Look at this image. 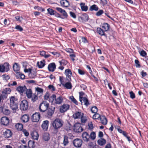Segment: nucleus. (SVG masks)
Returning a JSON list of instances; mask_svg holds the SVG:
<instances>
[{
  "mask_svg": "<svg viewBox=\"0 0 148 148\" xmlns=\"http://www.w3.org/2000/svg\"><path fill=\"white\" fill-rule=\"evenodd\" d=\"M72 116L74 119H80L82 123H85L87 121L86 117L81 111H76L73 114Z\"/></svg>",
  "mask_w": 148,
  "mask_h": 148,
  "instance_id": "f257e3e1",
  "label": "nucleus"
},
{
  "mask_svg": "<svg viewBox=\"0 0 148 148\" xmlns=\"http://www.w3.org/2000/svg\"><path fill=\"white\" fill-rule=\"evenodd\" d=\"M17 100L14 96L10 97V106L14 112H15L18 108Z\"/></svg>",
  "mask_w": 148,
  "mask_h": 148,
  "instance_id": "f03ea898",
  "label": "nucleus"
},
{
  "mask_svg": "<svg viewBox=\"0 0 148 148\" xmlns=\"http://www.w3.org/2000/svg\"><path fill=\"white\" fill-rule=\"evenodd\" d=\"M63 124V121L58 118H56L51 123L52 127L55 130H57L62 127Z\"/></svg>",
  "mask_w": 148,
  "mask_h": 148,
  "instance_id": "7ed1b4c3",
  "label": "nucleus"
},
{
  "mask_svg": "<svg viewBox=\"0 0 148 148\" xmlns=\"http://www.w3.org/2000/svg\"><path fill=\"white\" fill-rule=\"evenodd\" d=\"M63 99L62 97L60 96L56 98L55 94L52 95L50 97L49 100L50 102L53 104L56 105H60L63 102Z\"/></svg>",
  "mask_w": 148,
  "mask_h": 148,
  "instance_id": "20e7f679",
  "label": "nucleus"
},
{
  "mask_svg": "<svg viewBox=\"0 0 148 148\" xmlns=\"http://www.w3.org/2000/svg\"><path fill=\"white\" fill-rule=\"evenodd\" d=\"M26 64V63L24 62L23 63V67L25 68L24 71L25 73H29L28 76L30 78H34L36 76V71L32 69V67L29 69L26 68V66H25Z\"/></svg>",
  "mask_w": 148,
  "mask_h": 148,
  "instance_id": "39448f33",
  "label": "nucleus"
},
{
  "mask_svg": "<svg viewBox=\"0 0 148 148\" xmlns=\"http://www.w3.org/2000/svg\"><path fill=\"white\" fill-rule=\"evenodd\" d=\"M49 106V104L47 101H43L40 104L39 110L41 112H45Z\"/></svg>",
  "mask_w": 148,
  "mask_h": 148,
  "instance_id": "423d86ee",
  "label": "nucleus"
},
{
  "mask_svg": "<svg viewBox=\"0 0 148 148\" xmlns=\"http://www.w3.org/2000/svg\"><path fill=\"white\" fill-rule=\"evenodd\" d=\"M20 108L23 110H26L28 108V104L27 101L26 100H23L20 104Z\"/></svg>",
  "mask_w": 148,
  "mask_h": 148,
  "instance_id": "0eeeda50",
  "label": "nucleus"
},
{
  "mask_svg": "<svg viewBox=\"0 0 148 148\" xmlns=\"http://www.w3.org/2000/svg\"><path fill=\"white\" fill-rule=\"evenodd\" d=\"M73 144L74 146L77 148L80 147L82 145V141L80 139L76 138L73 140Z\"/></svg>",
  "mask_w": 148,
  "mask_h": 148,
  "instance_id": "6e6552de",
  "label": "nucleus"
},
{
  "mask_svg": "<svg viewBox=\"0 0 148 148\" xmlns=\"http://www.w3.org/2000/svg\"><path fill=\"white\" fill-rule=\"evenodd\" d=\"M70 106L67 104H64L60 107L59 110L61 113H64L69 109Z\"/></svg>",
  "mask_w": 148,
  "mask_h": 148,
  "instance_id": "1a4fd4ad",
  "label": "nucleus"
},
{
  "mask_svg": "<svg viewBox=\"0 0 148 148\" xmlns=\"http://www.w3.org/2000/svg\"><path fill=\"white\" fill-rule=\"evenodd\" d=\"M1 123L2 125L6 126L9 124L10 120L6 116L2 117L1 119Z\"/></svg>",
  "mask_w": 148,
  "mask_h": 148,
  "instance_id": "9d476101",
  "label": "nucleus"
},
{
  "mask_svg": "<svg viewBox=\"0 0 148 148\" xmlns=\"http://www.w3.org/2000/svg\"><path fill=\"white\" fill-rule=\"evenodd\" d=\"M40 114L39 113H35L32 116L31 119L33 122H36L39 121Z\"/></svg>",
  "mask_w": 148,
  "mask_h": 148,
  "instance_id": "9b49d317",
  "label": "nucleus"
},
{
  "mask_svg": "<svg viewBox=\"0 0 148 148\" xmlns=\"http://www.w3.org/2000/svg\"><path fill=\"white\" fill-rule=\"evenodd\" d=\"M73 130L74 131L76 132H80L83 131L82 128L80 126V123H79L75 124Z\"/></svg>",
  "mask_w": 148,
  "mask_h": 148,
  "instance_id": "f8f14e48",
  "label": "nucleus"
},
{
  "mask_svg": "<svg viewBox=\"0 0 148 148\" xmlns=\"http://www.w3.org/2000/svg\"><path fill=\"white\" fill-rule=\"evenodd\" d=\"M55 108V107H52L47 109L46 110V114L47 117H51L52 116L54 112Z\"/></svg>",
  "mask_w": 148,
  "mask_h": 148,
  "instance_id": "ddd939ff",
  "label": "nucleus"
},
{
  "mask_svg": "<svg viewBox=\"0 0 148 148\" xmlns=\"http://www.w3.org/2000/svg\"><path fill=\"white\" fill-rule=\"evenodd\" d=\"M65 74L66 76L67 80L70 81L71 80V77L72 75V72L69 69H67L65 70Z\"/></svg>",
  "mask_w": 148,
  "mask_h": 148,
  "instance_id": "4468645a",
  "label": "nucleus"
},
{
  "mask_svg": "<svg viewBox=\"0 0 148 148\" xmlns=\"http://www.w3.org/2000/svg\"><path fill=\"white\" fill-rule=\"evenodd\" d=\"M82 137L83 140L84 141L88 142L90 139V136L88 133L84 132L82 134Z\"/></svg>",
  "mask_w": 148,
  "mask_h": 148,
  "instance_id": "2eb2a0df",
  "label": "nucleus"
},
{
  "mask_svg": "<svg viewBox=\"0 0 148 148\" xmlns=\"http://www.w3.org/2000/svg\"><path fill=\"white\" fill-rule=\"evenodd\" d=\"M49 121L48 120H45L43 121L41 126L43 130L46 131L47 130L48 126Z\"/></svg>",
  "mask_w": 148,
  "mask_h": 148,
  "instance_id": "dca6fc26",
  "label": "nucleus"
},
{
  "mask_svg": "<svg viewBox=\"0 0 148 148\" xmlns=\"http://www.w3.org/2000/svg\"><path fill=\"white\" fill-rule=\"evenodd\" d=\"M26 87L25 86H19L17 87L16 90L21 94H22L26 90Z\"/></svg>",
  "mask_w": 148,
  "mask_h": 148,
  "instance_id": "f3484780",
  "label": "nucleus"
},
{
  "mask_svg": "<svg viewBox=\"0 0 148 148\" xmlns=\"http://www.w3.org/2000/svg\"><path fill=\"white\" fill-rule=\"evenodd\" d=\"M2 112L5 115H8L10 113V111L7 106H3L2 108Z\"/></svg>",
  "mask_w": 148,
  "mask_h": 148,
  "instance_id": "a211bd4d",
  "label": "nucleus"
},
{
  "mask_svg": "<svg viewBox=\"0 0 148 148\" xmlns=\"http://www.w3.org/2000/svg\"><path fill=\"white\" fill-rule=\"evenodd\" d=\"M56 9L57 10L62 14L63 16L64 17V18H67L68 15L67 13L64 10H63L61 8L58 7L56 8Z\"/></svg>",
  "mask_w": 148,
  "mask_h": 148,
  "instance_id": "6ab92c4d",
  "label": "nucleus"
},
{
  "mask_svg": "<svg viewBox=\"0 0 148 148\" xmlns=\"http://www.w3.org/2000/svg\"><path fill=\"white\" fill-rule=\"evenodd\" d=\"M56 68V65L54 62L51 63L48 65V69L49 71H54Z\"/></svg>",
  "mask_w": 148,
  "mask_h": 148,
  "instance_id": "aec40b11",
  "label": "nucleus"
},
{
  "mask_svg": "<svg viewBox=\"0 0 148 148\" xmlns=\"http://www.w3.org/2000/svg\"><path fill=\"white\" fill-rule=\"evenodd\" d=\"M29 119V117L28 115L25 114L23 115L21 119L23 123H25L27 122Z\"/></svg>",
  "mask_w": 148,
  "mask_h": 148,
  "instance_id": "412c9836",
  "label": "nucleus"
},
{
  "mask_svg": "<svg viewBox=\"0 0 148 148\" xmlns=\"http://www.w3.org/2000/svg\"><path fill=\"white\" fill-rule=\"evenodd\" d=\"M97 32L101 36H104L107 37V36L105 33V32L101 27H97Z\"/></svg>",
  "mask_w": 148,
  "mask_h": 148,
  "instance_id": "4be33fe9",
  "label": "nucleus"
},
{
  "mask_svg": "<svg viewBox=\"0 0 148 148\" xmlns=\"http://www.w3.org/2000/svg\"><path fill=\"white\" fill-rule=\"evenodd\" d=\"M25 92L27 98H31L32 95V89L30 88L27 89L26 88V90Z\"/></svg>",
  "mask_w": 148,
  "mask_h": 148,
  "instance_id": "5701e85b",
  "label": "nucleus"
},
{
  "mask_svg": "<svg viewBox=\"0 0 148 148\" xmlns=\"http://www.w3.org/2000/svg\"><path fill=\"white\" fill-rule=\"evenodd\" d=\"M60 3L61 5L64 7H67L70 5L69 2L67 0H62Z\"/></svg>",
  "mask_w": 148,
  "mask_h": 148,
  "instance_id": "b1692460",
  "label": "nucleus"
},
{
  "mask_svg": "<svg viewBox=\"0 0 148 148\" xmlns=\"http://www.w3.org/2000/svg\"><path fill=\"white\" fill-rule=\"evenodd\" d=\"M79 19L82 22L87 21L88 20V16L87 14H85L79 17Z\"/></svg>",
  "mask_w": 148,
  "mask_h": 148,
  "instance_id": "393cba45",
  "label": "nucleus"
},
{
  "mask_svg": "<svg viewBox=\"0 0 148 148\" xmlns=\"http://www.w3.org/2000/svg\"><path fill=\"white\" fill-rule=\"evenodd\" d=\"M100 119L103 125H105L107 124L108 121L106 118L105 116L101 115Z\"/></svg>",
  "mask_w": 148,
  "mask_h": 148,
  "instance_id": "a878e982",
  "label": "nucleus"
},
{
  "mask_svg": "<svg viewBox=\"0 0 148 148\" xmlns=\"http://www.w3.org/2000/svg\"><path fill=\"white\" fill-rule=\"evenodd\" d=\"M4 136L5 138H8L11 137L12 133L10 130H7L4 133Z\"/></svg>",
  "mask_w": 148,
  "mask_h": 148,
  "instance_id": "bb28decb",
  "label": "nucleus"
},
{
  "mask_svg": "<svg viewBox=\"0 0 148 148\" xmlns=\"http://www.w3.org/2000/svg\"><path fill=\"white\" fill-rule=\"evenodd\" d=\"M97 143L100 146H103L106 144V140L103 138H100L97 140Z\"/></svg>",
  "mask_w": 148,
  "mask_h": 148,
  "instance_id": "cd10ccee",
  "label": "nucleus"
},
{
  "mask_svg": "<svg viewBox=\"0 0 148 148\" xmlns=\"http://www.w3.org/2000/svg\"><path fill=\"white\" fill-rule=\"evenodd\" d=\"M20 68L18 64L17 63H15L13 66V69L14 71L16 72V73L19 72Z\"/></svg>",
  "mask_w": 148,
  "mask_h": 148,
  "instance_id": "c85d7f7f",
  "label": "nucleus"
},
{
  "mask_svg": "<svg viewBox=\"0 0 148 148\" xmlns=\"http://www.w3.org/2000/svg\"><path fill=\"white\" fill-rule=\"evenodd\" d=\"M110 27V26L108 23H104L103 24L101 28L106 32L109 30Z\"/></svg>",
  "mask_w": 148,
  "mask_h": 148,
  "instance_id": "c756f323",
  "label": "nucleus"
},
{
  "mask_svg": "<svg viewBox=\"0 0 148 148\" xmlns=\"http://www.w3.org/2000/svg\"><path fill=\"white\" fill-rule=\"evenodd\" d=\"M31 135L33 138L34 140H37L38 139L39 135L38 133L36 131L32 132Z\"/></svg>",
  "mask_w": 148,
  "mask_h": 148,
  "instance_id": "7c9ffc66",
  "label": "nucleus"
},
{
  "mask_svg": "<svg viewBox=\"0 0 148 148\" xmlns=\"http://www.w3.org/2000/svg\"><path fill=\"white\" fill-rule=\"evenodd\" d=\"M5 72H8L10 69V65L7 62H5L2 64Z\"/></svg>",
  "mask_w": 148,
  "mask_h": 148,
  "instance_id": "2f4dec72",
  "label": "nucleus"
},
{
  "mask_svg": "<svg viewBox=\"0 0 148 148\" xmlns=\"http://www.w3.org/2000/svg\"><path fill=\"white\" fill-rule=\"evenodd\" d=\"M81 8L82 11L86 12L88 10V6L85 5L84 3H81L80 4Z\"/></svg>",
  "mask_w": 148,
  "mask_h": 148,
  "instance_id": "473e14b6",
  "label": "nucleus"
},
{
  "mask_svg": "<svg viewBox=\"0 0 148 148\" xmlns=\"http://www.w3.org/2000/svg\"><path fill=\"white\" fill-rule=\"evenodd\" d=\"M45 65V61L44 60L41 61L40 62H37V65L39 68H42Z\"/></svg>",
  "mask_w": 148,
  "mask_h": 148,
  "instance_id": "72a5a7b5",
  "label": "nucleus"
},
{
  "mask_svg": "<svg viewBox=\"0 0 148 148\" xmlns=\"http://www.w3.org/2000/svg\"><path fill=\"white\" fill-rule=\"evenodd\" d=\"M69 143V141L68 137L66 135L64 136L62 143L63 145L64 146H66Z\"/></svg>",
  "mask_w": 148,
  "mask_h": 148,
  "instance_id": "f704fd0d",
  "label": "nucleus"
},
{
  "mask_svg": "<svg viewBox=\"0 0 148 148\" xmlns=\"http://www.w3.org/2000/svg\"><path fill=\"white\" fill-rule=\"evenodd\" d=\"M43 139L45 141H47L50 139L49 135L48 133H44L42 136Z\"/></svg>",
  "mask_w": 148,
  "mask_h": 148,
  "instance_id": "c9c22d12",
  "label": "nucleus"
},
{
  "mask_svg": "<svg viewBox=\"0 0 148 148\" xmlns=\"http://www.w3.org/2000/svg\"><path fill=\"white\" fill-rule=\"evenodd\" d=\"M28 146L30 148H34L36 147L34 141L29 140L28 143Z\"/></svg>",
  "mask_w": 148,
  "mask_h": 148,
  "instance_id": "e433bc0d",
  "label": "nucleus"
},
{
  "mask_svg": "<svg viewBox=\"0 0 148 148\" xmlns=\"http://www.w3.org/2000/svg\"><path fill=\"white\" fill-rule=\"evenodd\" d=\"M16 129L18 131H21L22 130L23 126V125L20 123H17L15 125Z\"/></svg>",
  "mask_w": 148,
  "mask_h": 148,
  "instance_id": "4c0bfd02",
  "label": "nucleus"
},
{
  "mask_svg": "<svg viewBox=\"0 0 148 148\" xmlns=\"http://www.w3.org/2000/svg\"><path fill=\"white\" fill-rule=\"evenodd\" d=\"M99 10V8L97 6L95 5L94 4L91 6L89 10L91 11H97Z\"/></svg>",
  "mask_w": 148,
  "mask_h": 148,
  "instance_id": "58836bf2",
  "label": "nucleus"
},
{
  "mask_svg": "<svg viewBox=\"0 0 148 148\" xmlns=\"http://www.w3.org/2000/svg\"><path fill=\"white\" fill-rule=\"evenodd\" d=\"M64 86L67 89H71L72 87V84L70 82H69L63 84Z\"/></svg>",
  "mask_w": 148,
  "mask_h": 148,
  "instance_id": "ea45409f",
  "label": "nucleus"
},
{
  "mask_svg": "<svg viewBox=\"0 0 148 148\" xmlns=\"http://www.w3.org/2000/svg\"><path fill=\"white\" fill-rule=\"evenodd\" d=\"M35 90L37 92V94L42 93L43 92V90L42 88L38 87L35 88Z\"/></svg>",
  "mask_w": 148,
  "mask_h": 148,
  "instance_id": "a19ab883",
  "label": "nucleus"
},
{
  "mask_svg": "<svg viewBox=\"0 0 148 148\" xmlns=\"http://www.w3.org/2000/svg\"><path fill=\"white\" fill-rule=\"evenodd\" d=\"M31 98V101L33 102H34L38 99V97L37 95L34 94L32 95Z\"/></svg>",
  "mask_w": 148,
  "mask_h": 148,
  "instance_id": "79ce46f5",
  "label": "nucleus"
},
{
  "mask_svg": "<svg viewBox=\"0 0 148 148\" xmlns=\"http://www.w3.org/2000/svg\"><path fill=\"white\" fill-rule=\"evenodd\" d=\"M16 76L18 77H19L22 79H24L25 78V75L21 73L20 72L16 73Z\"/></svg>",
  "mask_w": 148,
  "mask_h": 148,
  "instance_id": "37998d69",
  "label": "nucleus"
},
{
  "mask_svg": "<svg viewBox=\"0 0 148 148\" xmlns=\"http://www.w3.org/2000/svg\"><path fill=\"white\" fill-rule=\"evenodd\" d=\"M91 111L92 113H96L98 111V109L96 106H93L91 108Z\"/></svg>",
  "mask_w": 148,
  "mask_h": 148,
  "instance_id": "c03bdc74",
  "label": "nucleus"
},
{
  "mask_svg": "<svg viewBox=\"0 0 148 148\" xmlns=\"http://www.w3.org/2000/svg\"><path fill=\"white\" fill-rule=\"evenodd\" d=\"M45 53L46 52L43 51H41L40 52V55L44 57L45 58H47L50 56L49 54L46 55Z\"/></svg>",
  "mask_w": 148,
  "mask_h": 148,
  "instance_id": "a18cd8bd",
  "label": "nucleus"
},
{
  "mask_svg": "<svg viewBox=\"0 0 148 148\" xmlns=\"http://www.w3.org/2000/svg\"><path fill=\"white\" fill-rule=\"evenodd\" d=\"M69 98L71 100V101L73 102L75 104L78 105V103L77 100L74 98L73 96H71L69 97Z\"/></svg>",
  "mask_w": 148,
  "mask_h": 148,
  "instance_id": "49530a36",
  "label": "nucleus"
},
{
  "mask_svg": "<svg viewBox=\"0 0 148 148\" xmlns=\"http://www.w3.org/2000/svg\"><path fill=\"white\" fill-rule=\"evenodd\" d=\"M83 101L84 103V104L87 106H88L89 103V102H88V99L85 97H84L82 99V101Z\"/></svg>",
  "mask_w": 148,
  "mask_h": 148,
  "instance_id": "de8ad7c7",
  "label": "nucleus"
},
{
  "mask_svg": "<svg viewBox=\"0 0 148 148\" xmlns=\"http://www.w3.org/2000/svg\"><path fill=\"white\" fill-rule=\"evenodd\" d=\"M48 13L51 15H54L55 14V11L52 9L48 8L47 9Z\"/></svg>",
  "mask_w": 148,
  "mask_h": 148,
  "instance_id": "09e8293b",
  "label": "nucleus"
},
{
  "mask_svg": "<svg viewBox=\"0 0 148 148\" xmlns=\"http://www.w3.org/2000/svg\"><path fill=\"white\" fill-rule=\"evenodd\" d=\"M72 128V125L69 123H68L65 125L64 129L67 131H69L71 130Z\"/></svg>",
  "mask_w": 148,
  "mask_h": 148,
  "instance_id": "8fccbe9b",
  "label": "nucleus"
},
{
  "mask_svg": "<svg viewBox=\"0 0 148 148\" xmlns=\"http://www.w3.org/2000/svg\"><path fill=\"white\" fill-rule=\"evenodd\" d=\"M101 116L98 113H95L92 116V118L94 119H97L99 118H100Z\"/></svg>",
  "mask_w": 148,
  "mask_h": 148,
  "instance_id": "3c124183",
  "label": "nucleus"
},
{
  "mask_svg": "<svg viewBox=\"0 0 148 148\" xmlns=\"http://www.w3.org/2000/svg\"><path fill=\"white\" fill-rule=\"evenodd\" d=\"M90 138H91L92 140H94L96 138V134L95 132H92L90 134Z\"/></svg>",
  "mask_w": 148,
  "mask_h": 148,
  "instance_id": "603ef678",
  "label": "nucleus"
},
{
  "mask_svg": "<svg viewBox=\"0 0 148 148\" xmlns=\"http://www.w3.org/2000/svg\"><path fill=\"white\" fill-rule=\"evenodd\" d=\"M79 101L81 102V103L82 104V99L84 98L83 97V95H84V93L83 92H79Z\"/></svg>",
  "mask_w": 148,
  "mask_h": 148,
  "instance_id": "864d4df0",
  "label": "nucleus"
},
{
  "mask_svg": "<svg viewBox=\"0 0 148 148\" xmlns=\"http://www.w3.org/2000/svg\"><path fill=\"white\" fill-rule=\"evenodd\" d=\"M11 92L10 88H6L4 90L3 92L5 94H10Z\"/></svg>",
  "mask_w": 148,
  "mask_h": 148,
  "instance_id": "5fc2aeb1",
  "label": "nucleus"
},
{
  "mask_svg": "<svg viewBox=\"0 0 148 148\" xmlns=\"http://www.w3.org/2000/svg\"><path fill=\"white\" fill-rule=\"evenodd\" d=\"M59 62L60 63V66H61L62 65H66L67 63V62L66 60H62L61 61H59Z\"/></svg>",
  "mask_w": 148,
  "mask_h": 148,
  "instance_id": "6e6d98bb",
  "label": "nucleus"
},
{
  "mask_svg": "<svg viewBox=\"0 0 148 148\" xmlns=\"http://www.w3.org/2000/svg\"><path fill=\"white\" fill-rule=\"evenodd\" d=\"M140 56L143 57H145L147 55L146 52L143 50L140 51Z\"/></svg>",
  "mask_w": 148,
  "mask_h": 148,
  "instance_id": "4d7b16f0",
  "label": "nucleus"
},
{
  "mask_svg": "<svg viewBox=\"0 0 148 148\" xmlns=\"http://www.w3.org/2000/svg\"><path fill=\"white\" fill-rule=\"evenodd\" d=\"M93 128V126L92 122H90L88 124V129L92 130Z\"/></svg>",
  "mask_w": 148,
  "mask_h": 148,
  "instance_id": "13d9d810",
  "label": "nucleus"
},
{
  "mask_svg": "<svg viewBox=\"0 0 148 148\" xmlns=\"http://www.w3.org/2000/svg\"><path fill=\"white\" fill-rule=\"evenodd\" d=\"M50 95L49 92H47L44 96L45 99L46 100H48V99L50 98Z\"/></svg>",
  "mask_w": 148,
  "mask_h": 148,
  "instance_id": "bf43d9fd",
  "label": "nucleus"
},
{
  "mask_svg": "<svg viewBox=\"0 0 148 148\" xmlns=\"http://www.w3.org/2000/svg\"><path fill=\"white\" fill-rule=\"evenodd\" d=\"M135 63L136 64V66L137 67L139 68L140 67V65L139 64V62L138 60H135Z\"/></svg>",
  "mask_w": 148,
  "mask_h": 148,
  "instance_id": "052dcab7",
  "label": "nucleus"
},
{
  "mask_svg": "<svg viewBox=\"0 0 148 148\" xmlns=\"http://www.w3.org/2000/svg\"><path fill=\"white\" fill-rule=\"evenodd\" d=\"M15 29L19 30L20 31H22L23 30V28L19 25H16L15 27Z\"/></svg>",
  "mask_w": 148,
  "mask_h": 148,
  "instance_id": "680f3d73",
  "label": "nucleus"
},
{
  "mask_svg": "<svg viewBox=\"0 0 148 148\" xmlns=\"http://www.w3.org/2000/svg\"><path fill=\"white\" fill-rule=\"evenodd\" d=\"M103 13V11L102 10H99L96 13V16H99L101 15Z\"/></svg>",
  "mask_w": 148,
  "mask_h": 148,
  "instance_id": "e2e57ef3",
  "label": "nucleus"
},
{
  "mask_svg": "<svg viewBox=\"0 0 148 148\" xmlns=\"http://www.w3.org/2000/svg\"><path fill=\"white\" fill-rule=\"evenodd\" d=\"M48 87L49 89L52 91H53L55 90V87L53 85H49L48 86Z\"/></svg>",
  "mask_w": 148,
  "mask_h": 148,
  "instance_id": "0e129e2a",
  "label": "nucleus"
},
{
  "mask_svg": "<svg viewBox=\"0 0 148 148\" xmlns=\"http://www.w3.org/2000/svg\"><path fill=\"white\" fill-rule=\"evenodd\" d=\"M3 79L6 80H7L10 79V77L8 75H2Z\"/></svg>",
  "mask_w": 148,
  "mask_h": 148,
  "instance_id": "69168bd1",
  "label": "nucleus"
},
{
  "mask_svg": "<svg viewBox=\"0 0 148 148\" xmlns=\"http://www.w3.org/2000/svg\"><path fill=\"white\" fill-rule=\"evenodd\" d=\"M117 130L119 132L122 133L124 136L126 135L125 134L126 133L125 131L122 130L121 129L119 128Z\"/></svg>",
  "mask_w": 148,
  "mask_h": 148,
  "instance_id": "338daca9",
  "label": "nucleus"
},
{
  "mask_svg": "<svg viewBox=\"0 0 148 148\" xmlns=\"http://www.w3.org/2000/svg\"><path fill=\"white\" fill-rule=\"evenodd\" d=\"M22 132L24 134L25 136H27L29 135V133L28 132L27 130L25 129H23L22 130Z\"/></svg>",
  "mask_w": 148,
  "mask_h": 148,
  "instance_id": "774afa93",
  "label": "nucleus"
}]
</instances>
